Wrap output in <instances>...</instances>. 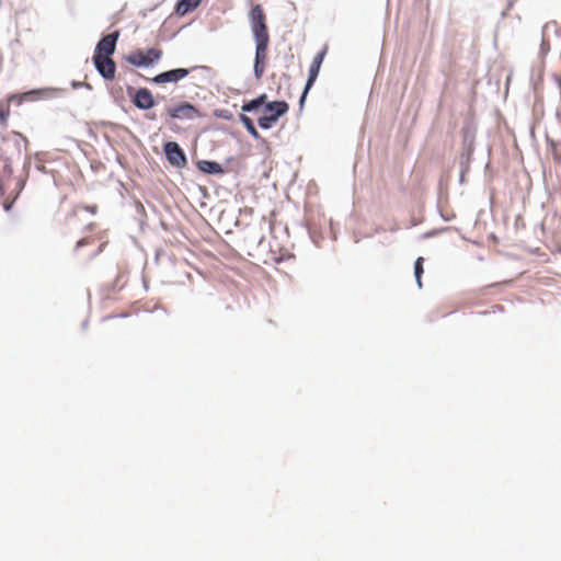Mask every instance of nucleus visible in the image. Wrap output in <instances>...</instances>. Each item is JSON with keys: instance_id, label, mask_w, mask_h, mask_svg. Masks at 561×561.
Wrapping results in <instances>:
<instances>
[{"instance_id": "6e6552de", "label": "nucleus", "mask_w": 561, "mask_h": 561, "mask_svg": "<svg viewBox=\"0 0 561 561\" xmlns=\"http://www.w3.org/2000/svg\"><path fill=\"white\" fill-rule=\"evenodd\" d=\"M119 38V31H114L104 35L95 45L93 56L112 57L116 50L117 41Z\"/></svg>"}, {"instance_id": "c9c22d12", "label": "nucleus", "mask_w": 561, "mask_h": 561, "mask_svg": "<svg viewBox=\"0 0 561 561\" xmlns=\"http://www.w3.org/2000/svg\"><path fill=\"white\" fill-rule=\"evenodd\" d=\"M4 209H5L7 211H9V210L11 209V205H9V204H4Z\"/></svg>"}, {"instance_id": "2eb2a0df", "label": "nucleus", "mask_w": 561, "mask_h": 561, "mask_svg": "<svg viewBox=\"0 0 561 561\" xmlns=\"http://www.w3.org/2000/svg\"><path fill=\"white\" fill-rule=\"evenodd\" d=\"M125 60L137 68H149L150 61H147V57L141 49H136L125 57Z\"/></svg>"}, {"instance_id": "ddd939ff", "label": "nucleus", "mask_w": 561, "mask_h": 561, "mask_svg": "<svg viewBox=\"0 0 561 561\" xmlns=\"http://www.w3.org/2000/svg\"><path fill=\"white\" fill-rule=\"evenodd\" d=\"M462 151L460 158L471 162V158L474 151V135L469 129L462 130Z\"/></svg>"}, {"instance_id": "9d476101", "label": "nucleus", "mask_w": 561, "mask_h": 561, "mask_svg": "<svg viewBox=\"0 0 561 561\" xmlns=\"http://www.w3.org/2000/svg\"><path fill=\"white\" fill-rule=\"evenodd\" d=\"M188 75L190 69L187 68H174L156 75L149 79V81L158 85L165 83H176L180 80L186 78Z\"/></svg>"}, {"instance_id": "f8f14e48", "label": "nucleus", "mask_w": 561, "mask_h": 561, "mask_svg": "<svg viewBox=\"0 0 561 561\" xmlns=\"http://www.w3.org/2000/svg\"><path fill=\"white\" fill-rule=\"evenodd\" d=\"M325 54H327V47H324L321 51H319L314 56V58L309 67L308 78L306 81V82H308V87H312L314 84V82L319 76L320 67L324 59Z\"/></svg>"}, {"instance_id": "412c9836", "label": "nucleus", "mask_w": 561, "mask_h": 561, "mask_svg": "<svg viewBox=\"0 0 561 561\" xmlns=\"http://www.w3.org/2000/svg\"><path fill=\"white\" fill-rule=\"evenodd\" d=\"M30 165H31V159H30V157H26L25 161H24V164H23V169H24V172H25V178H19L18 181H16V188H18L19 193L25 186L26 178L28 176Z\"/></svg>"}, {"instance_id": "e433bc0d", "label": "nucleus", "mask_w": 561, "mask_h": 561, "mask_svg": "<svg viewBox=\"0 0 561 561\" xmlns=\"http://www.w3.org/2000/svg\"><path fill=\"white\" fill-rule=\"evenodd\" d=\"M232 160H233V158H231V157H230V158L226 159V163H229V162H231Z\"/></svg>"}, {"instance_id": "393cba45", "label": "nucleus", "mask_w": 561, "mask_h": 561, "mask_svg": "<svg viewBox=\"0 0 561 561\" xmlns=\"http://www.w3.org/2000/svg\"><path fill=\"white\" fill-rule=\"evenodd\" d=\"M460 162V172L466 174L470 169V161L463 160V158H459Z\"/></svg>"}, {"instance_id": "1a4fd4ad", "label": "nucleus", "mask_w": 561, "mask_h": 561, "mask_svg": "<svg viewBox=\"0 0 561 561\" xmlns=\"http://www.w3.org/2000/svg\"><path fill=\"white\" fill-rule=\"evenodd\" d=\"M92 62L99 76L104 80H113L116 72V64L111 57L93 56Z\"/></svg>"}, {"instance_id": "a211bd4d", "label": "nucleus", "mask_w": 561, "mask_h": 561, "mask_svg": "<svg viewBox=\"0 0 561 561\" xmlns=\"http://www.w3.org/2000/svg\"><path fill=\"white\" fill-rule=\"evenodd\" d=\"M0 161L2 162V176L10 179L13 174L12 163L16 160L13 159L12 156L8 154V150H2L0 152Z\"/></svg>"}, {"instance_id": "20e7f679", "label": "nucleus", "mask_w": 561, "mask_h": 561, "mask_svg": "<svg viewBox=\"0 0 561 561\" xmlns=\"http://www.w3.org/2000/svg\"><path fill=\"white\" fill-rule=\"evenodd\" d=\"M126 92L134 106L140 111H149L156 106V99L147 88L135 89L131 85H127Z\"/></svg>"}, {"instance_id": "f704fd0d", "label": "nucleus", "mask_w": 561, "mask_h": 561, "mask_svg": "<svg viewBox=\"0 0 561 561\" xmlns=\"http://www.w3.org/2000/svg\"><path fill=\"white\" fill-rule=\"evenodd\" d=\"M545 47H547V43L545 39H542V43H541V49H545Z\"/></svg>"}, {"instance_id": "423d86ee", "label": "nucleus", "mask_w": 561, "mask_h": 561, "mask_svg": "<svg viewBox=\"0 0 561 561\" xmlns=\"http://www.w3.org/2000/svg\"><path fill=\"white\" fill-rule=\"evenodd\" d=\"M163 152L171 167L181 170L187 165L186 153L176 141L164 142Z\"/></svg>"}, {"instance_id": "bb28decb", "label": "nucleus", "mask_w": 561, "mask_h": 561, "mask_svg": "<svg viewBox=\"0 0 561 561\" xmlns=\"http://www.w3.org/2000/svg\"><path fill=\"white\" fill-rule=\"evenodd\" d=\"M439 232V230H431L426 233H424V238H431V237H434L436 236L437 233Z\"/></svg>"}, {"instance_id": "72a5a7b5", "label": "nucleus", "mask_w": 561, "mask_h": 561, "mask_svg": "<svg viewBox=\"0 0 561 561\" xmlns=\"http://www.w3.org/2000/svg\"><path fill=\"white\" fill-rule=\"evenodd\" d=\"M463 180H465V174H462L460 172V176H459V183L462 184L463 183Z\"/></svg>"}, {"instance_id": "2f4dec72", "label": "nucleus", "mask_w": 561, "mask_h": 561, "mask_svg": "<svg viewBox=\"0 0 561 561\" xmlns=\"http://www.w3.org/2000/svg\"><path fill=\"white\" fill-rule=\"evenodd\" d=\"M84 244H85V239H81V240H79V241L77 242V244H76V249H79V248L83 247Z\"/></svg>"}, {"instance_id": "4be33fe9", "label": "nucleus", "mask_w": 561, "mask_h": 561, "mask_svg": "<svg viewBox=\"0 0 561 561\" xmlns=\"http://www.w3.org/2000/svg\"><path fill=\"white\" fill-rule=\"evenodd\" d=\"M215 116L217 118H221V119H225V121H231L233 118V115L230 111L228 110H216L215 111Z\"/></svg>"}, {"instance_id": "9b49d317", "label": "nucleus", "mask_w": 561, "mask_h": 561, "mask_svg": "<svg viewBox=\"0 0 561 561\" xmlns=\"http://www.w3.org/2000/svg\"><path fill=\"white\" fill-rule=\"evenodd\" d=\"M267 47L268 46L255 45L253 75L256 80H260L264 75Z\"/></svg>"}, {"instance_id": "5701e85b", "label": "nucleus", "mask_w": 561, "mask_h": 561, "mask_svg": "<svg viewBox=\"0 0 561 561\" xmlns=\"http://www.w3.org/2000/svg\"><path fill=\"white\" fill-rule=\"evenodd\" d=\"M312 87H308V82L305 83V88L299 98V108L302 110L307 100V95Z\"/></svg>"}, {"instance_id": "0eeeda50", "label": "nucleus", "mask_w": 561, "mask_h": 561, "mask_svg": "<svg viewBox=\"0 0 561 561\" xmlns=\"http://www.w3.org/2000/svg\"><path fill=\"white\" fill-rule=\"evenodd\" d=\"M27 142L26 138L23 137L20 133H12L9 137L4 138L2 141V146L0 147V152L2 150H8V154L12 156L16 161L22 157V147L23 144Z\"/></svg>"}, {"instance_id": "6ab92c4d", "label": "nucleus", "mask_w": 561, "mask_h": 561, "mask_svg": "<svg viewBox=\"0 0 561 561\" xmlns=\"http://www.w3.org/2000/svg\"><path fill=\"white\" fill-rule=\"evenodd\" d=\"M239 121L242 123V125L244 126L247 131L251 135V137H253L255 140H263V138L261 137L260 133L257 131V129L254 125V122L252 121L251 117H249L244 113H241L239 115Z\"/></svg>"}, {"instance_id": "a878e982", "label": "nucleus", "mask_w": 561, "mask_h": 561, "mask_svg": "<svg viewBox=\"0 0 561 561\" xmlns=\"http://www.w3.org/2000/svg\"><path fill=\"white\" fill-rule=\"evenodd\" d=\"M82 83H83V81H76V80H72V81L70 82V85H71V88H72V89H80V88H82Z\"/></svg>"}, {"instance_id": "473e14b6", "label": "nucleus", "mask_w": 561, "mask_h": 561, "mask_svg": "<svg viewBox=\"0 0 561 561\" xmlns=\"http://www.w3.org/2000/svg\"><path fill=\"white\" fill-rule=\"evenodd\" d=\"M82 88L88 89V90H92V85L89 82H85V81H83Z\"/></svg>"}, {"instance_id": "b1692460", "label": "nucleus", "mask_w": 561, "mask_h": 561, "mask_svg": "<svg viewBox=\"0 0 561 561\" xmlns=\"http://www.w3.org/2000/svg\"><path fill=\"white\" fill-rule=\"evenodd\" d=\"M423 257L420 256L415 260L414 262V276H417V275H423L424 273V268H423Z\"/></svg>"}, {"instance_id": "f257e3e1", "label": "nucleus", "mask_w": 561, "mask_h": 561, "mask_svg": "<svg viewBox=\"0 0 561 561\" xmlns=\"http://www.w3.org/2000/svg\"><path fill=\"white\" fill-rule=\"evenodd\" d=\"M249 20L255 45L268 46L270 36L265 23V14L260 4L252 7L249 12Z\"/></svg>"}, {"instance_id": "f3484780", "label": "nucleus", "mask_w": 561, "mask_h": 561, "mask_svg": "<svg viewBox=\"0 0 561 561\" xmlns=\"http://www.w3.org/2000/svg\"><path fill=\"white\" fill-rule=\"evenodd\" d=\"M202 0H178L175 3L174 12L182 16L194 11Z\"/></svg>"}, {"instance_id": "39448f33", "label": "nucleus", "mask_w": 561, "mask_h": 561, "mask_svg": "<svg viewBox=\"0 0 561 561\" xmlns=\"http://www.w3.org/2000/svg\"><path fill=\"white\" fill-rule=\"evenodd\" d=\"M167 114L170 118L176 121H194L202 117L198 107L187 101L168 107Z\"/></svg>"}, {"instance_id": "aec40b11", "label": "nucleus", "mask_w": 561, "mask_h": 561, "mask_svg": "<svg viewBox=\"0 0 561 561\" xmlns=\"http://www.w3.org/2000/svg\"><path fill=\"white\" fill-rule=\"evenodd\" d=\"M144 53H145V55H146V57H147V61H150V67H151L152 65H154L156 62H158V61L161 59L162 55H163V53H162V50H161V49H159V48H153V47L148 48V49H147L146 51H144Z\"/></svg>"}, {"instance_id": "7ed1b4c3", "label": "nucleus", "mask_w": 561, "mask_h": 561, "mask_svg": "<svg viewBox=\"0 0 561 561\" xmlns=\"http://www.w3.org/2000/svg\"><path fill=\"white\" fill-rule=\"evenodd\" d=\"M66 92L62 88H39L23 93L12 94L9 100L22 105L24 102H35L38 100L54 99Z\"/></svg>"}, {"instance_id": "f03ea898", "label": "nucleus", "mask_w": 561, "mask_h": 561, "mask_svg": "<svg viewBox=\"0 0 561 561\" xmlns=\"http://www.w3.org/2000/svg\"><path fill=\"white\" fill-rule=\"evenodd\" d=\"M288 110V103L283 100L266 103L264 106V115L260 116L257 119L259 126L264 130L271 129Z\"/></svg>"}, {"instance_id": "4468645a", "label": "nucleus", "mask_w": 561, "mask_h": 561, "mask_svg": "<svg viewBox=\"0 0 561 561\" xmlns=\"http://www.w3.org/2000/svg\"><path fill=\"white\" fill-rule=\"evenodd\" d=\"M196 167L201 172L208 175H222L225 173L222 165L213 160H199Z\"/></svg>"}, {"instance_id": "c756f323", "label": "nucleus", "mask_w": 561, "mask_h": 561, "mask_svg": "<svg viewBox=\"0 0 561 561\" xmlns=\"http://www.w3.org/2000/svg\"><path fill=\"white\" fill-rule=\"evenodd\" d=\"M9 114L7 112L0 111V121L5 122Z\"/></svg>"}, {"instance_id": "c85d7f7f", "label": "nucleus", "mask_w": 561, "mask_h": 561, "mask_svg": "<svg viewBox=\"0 0 561 561\" xmlns=\"http://www.w3.org/2000/svg\"><path fill=\"white\" fill-rule=\"evenodd\" d=\"M85 210L91 213V214H95L96 213V206L95 205L87 206Z\"/></svg>"}, {"instance_id": "cd10ccee", "label": "nucleus", "mask_w": 561, "mask_h": 561, "mask_svg": "<svg viewBox=\"0 0 561 561\" xmlns=\"http://www.w3.org/2000/svg\"><path fill=\"white\" fill-rule=\"evenodd\" d=\"M135 207H136V210H137L138 213H144V211H145L144 206L141 205V203H140V202H136V203H135Z\"/></svg>"}, {"instance_id": "58836bf2", "label": "nucleus", "mask_w": 561, "mask_h": 561, "mask_svg": "<svg viewBox=\"0 0 561 561\" xmlns=\"http://www.w3.org/2000/svg\"><path fill=\"white\" fill-rule=\"evenodd\" d=\"M549 26H550V24H546V25H545V30H548V28H549Z\"/></svg>"}, {"instance_id": "7c9ffc66", "label": "nucleus", "mask_w": 561, "mask_h": 561, "mask_svg": "<svg viewBox=\"0 0 561 561\" xmlns=\"http://www.w3.org/2000/svg\"><path fill=\"white\" fill-rule=\"evenodd\" d=\"M419 288H422V275L414 276Z\"/></svg>"}, {"instance_id": "dca6fc26", "label": "nucleus", "mask_w": 561, "mask_h": 561, "mask_svg": "<svg viewBox=\"0 0 561 561\" xmlns=\"http://www.w3.org/2000/svg\"><path fill=\"white\" fill-rule=\"evenodd\" d=\"M267 102V95L265 93L260 94L259 96L243 102L241 110L244 113H253L259 111L262 106L264 107Z\"/></svg>"}, {"instance_id": "4c0bfd02", "label": "nucleus", "mask_w": 561, "mask_h": 561, "mask_svg": "<svg viewBox=\"0 0 561 561\" xmlns=\"http://www.w3.org/2000/svg\"><path fill=\"white\" fill-rule=\"evenodd\" d=\"M87 327V321L82 323V328L84 329Z\"/></svg>"}]
</instances>
